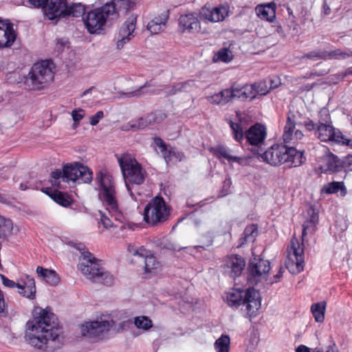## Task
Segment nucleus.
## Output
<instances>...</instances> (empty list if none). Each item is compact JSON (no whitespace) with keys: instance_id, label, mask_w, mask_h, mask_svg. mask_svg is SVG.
<instances>
[{"instance_id":"nucleus-19","label":"nucleus","mask_w":352,"mask_h":352,"mask_svg":"<svg viewBox=\"0 0 352 352\" xmlns=\"http://www.w3.org/2000/svg\"><path fill=\"white\" fill-rule=\"evenodd\" d=\"M270 269V263L267 260L254 257L250 261L249 272L254 281L265 279Z\"/></svg>"},{"instance_id":"nucleus-6","label":"nucleus","mask_w":352,"mask_h":352,"mask_svg":"<svg viewBox=\"0 0 352 352\" xmlns=\"http://www.w3.org/2000/svg\"><path fill=\"white\" fill-rule=\"evenodd\" d=\"M117 16L115 3L111 2L101 8L87 12L82 16V21L90 34H100L104 29L107 21Z\"/></svg>"},{"instance_id":"nucleus-31","label":"nucleus","mask_w":352,"mask_h":352,"mask_svg":"<svg viewBox=\"0 0 352 352\" xmlns=\"http://www.w3.org/2000/svg\"><path fill=\"white\" fill-rule=\"evenodd\" d=\"M326 302L322 301L320 302L314 303L311 307V311L314 317V319L318 322H323L324 319V312L326 309Z\"/></svg>"},{"instance_id":"nucleus-8","label":"nucleus","mask_w":352,"mask_h":352,"mask_svg":"<svg viewBox=\"0 0 352 352\" xmlns=\"http://www.w3.org/2000/svg\"><path fill=\"white\" fill-rule=\"evenodd\" d=\"M78 270L88 279L95 283H100L107 285L113 283V276L100 267L98 260L90 252H82L80 257Z\"/></svg>"},{"instance_id":"nucleus-17","label":"nucleus","mask_w":352,"mask_h":352,"mask_svg":"<svg viewBox=\"0 0 352 352\" xmlns=\"http://www.w3.org/2000/svg\"><path fill=\"white\" fill-rule=\"evenodd\" d=\"M113 324L112 320L100 318L98 320L86 322L80 326L82 336L89 338L97 337L104 332L108 331Z\"/></svg>"},{"instance_id":"nucleus-62","label":"nucleus","mask_w":352,"mask_h":352,"mask_svg":"<svg viewBox=\"0 0 352 352\" xmlns=\"http://www.w3.org/2000/svg\"><path fill=\"white\" fill-rule=\"evenodd\" d=\"M324 352H338V349L336 344L333 343L326 347Z\"/></svg>"},{"instance_id":"nucleus-24","label":"nucleus","mask_w":352,"mask_h":352,"mask_svg":"<svg viewBox=\"0 0 352 352\" xmlns=\"http://www.w3.org/2000/svg\"><path fill=\"white\" fill-rule=\"evenodd\" d=\"M16 38L13 25L0 19V48L12 46Z\"/></svg>"},{"instance_id":"nucleus-27","label":"nucleus","mask_w":352,"mask_h":352,"mask_svg":"<svg viewBox=\"0 0 352 352\" xmlns=\"http://www.w3.org/2000/svg\"><path fill=\"white\" fill-rule=\"evenodd\" d=\"M256 15L262 20L273 22L276 19V7L274 3L258 5L255 8Z\"/></svg>"},{"instance_id":"nucleus-51","label":"nucleus","mask_w":352,"mask_h":352,"mask_svg":"<svg viewBox=\"0 0 352 352\" xmlns=\"http://www.w3.org/2000/svg\"><path fill=\"white\" fill-rule=\"evenodd\" d=\"M151 86V84L149 82H146L143 86H141L138 89L134 90L133 91L127 92L125 94V95L127 97H138L141 96L142 94L144 93L143 91L144 89L148 87Z\"/></svg>"},{"instance_id":"nucleus-46","label":"nucleus","mask_w":352,"mask_h":352,"mask_svg":"<svg viewBox=\"0 0 352 352\" xmlns=\"http://www.w3.org/2000/svg\"><path fill=\"white\" fill-rule=\"evenodd\" d=\"M181 87H182V85H179V82H177L171 86L164 87L162 89V91L165 96H172L176 94L179 91H182Z\"/></svg>"},{"instance_id":"nucleus-57","label":"nucleus","mask_w":352,"mask_h":352,"mask_svg":"<svg viewBox=\"0 0 352 352\" xmlns=\"http://www.w3.org/2000/svg\"><path fill=\"white\" fill-rule=\"evenodd\" d=\"M303 125L305 126V128L309 131H316L317 130V125L318 123H314L313 120L308 119L307 120L304 122Z\"/></svg>"},{"instance_id":"nucleus-45","label":"nucleus","mask_w":352,"mask_h":352,"mask_svg":"<svg viewBox=\"0 0 352 352\" xmlns=\"http://www.w3.org/2000/svg\"><path fill=\"white\" fill-rule=\"evenodd\" d=\"M316 221H317L316 217L315 215H312L310 221H306L304 223L302 233V237H304L307 234L308 231H310V232L314 231Z\"/></svg>"},{"instance_id":"nucleus-14","label":"nucleus","mask_w":352,"mask_h":352,"mask_svg":"<svg viewBox=\"0 0 352 352\" xmlns=\"http://www.w3.org/2000/svg\"><path fill=\"white\" fill-rule=\"evenodd\" d=\"M318 154H321L318 156V168L321 173L338 172L346 163L340 160L324 145H318Z\"/></svg>"},{"instance_id":"nucleus-26","label":"nucleus","mask_w":352,"mask_h":352,"mask_svg":"<svg viewBox=\"0 0 352 352\" xmlns=\"http://www.w3.org/2000/svg\"><path fill=\"white\" fill-rule=\"evenodd\" d=\"M168 19V12L166 11L161 14L154 17L147 24V30L151 34H158L162 32L166 27V22Z\"/></svg>"},{"instance_id":"nucleus-52","label":"nucleus","mask_w":352,"mask_h":352,"mask_svg":"<svg viewBox=\"0 0 352 352\" xmlns=\"http://www.w3.org/2000/svg\"><path fill=\"white\" fill-rule=\"evenodd\" d=\"M179 85H182V87H181V91L186 92L191 91L196 87L194 80H191L185 82H179Z\"/></svg>"},{"instance_id":"nucleus-11","label":"nucleus","mask_w":352,"mask_h":352,"mask_svg":"<svg viewBox=\"0 0 352 352\" xmlns=\"http://www.w3.org/2000/svg\"><path fill=\"white\" fill-rule=\"evenodd\" d=\"M315 135L320 141L324 142L340 144L345 140V136L340 131L332 125L330 114L327 109H322L319 112V120Z\"/></svg>"},{"instance_id":"nucleus-47","label":"nucleus","mask_w":352,"mask_h":352,"mask_svg":"<svg viewBox=\"0 0 352 352\" xmlns=\"http://www.w3.org/2000/svg\"><path fill=\"white\" fill-rule=\"evenodd\" d=\"M164 157L166 161L168 162L172 161L174 158H175L177 160L181 161L184 157V155L183 153L177 152L175 150H170L167 151V153H164Z\"/></svg>"},{"instance_id":"nucleus-43","label":"nucleus","mask_w":352,"mask_h":352,"mask_svg":"<svg viewBox=\"0 0 352 352\" xmlns=\"http://www.w3.org/2000/svg\"><path fill=\"white\" fill-rule=\"evenodd\" d=\"M212 153L218 158H225L228 162L232 158V155L230 154L229 150L222 145H219L216 148L212 149Z\"/></svg>"},{"instance_id":"nucleus-61","label":"nucleus","mask_w":352,"mask_h":352,"mask_svg":"<svg viewBox=\"0 0 352 352\" xmlns=\"http://www.w3.org/2000/svg\"><path fill=\"white\" fill-rule=\"evenodd\" d=\"M5 301L3 298V294L1 290L0 289V314L3 313L5 309Z\"/></svg>"},{"instance_id":"nucleus-15","label":"nucleus","mask_w":352,"mask_h":352,"mask_svg":"<svg viewBox=\"0 0 352 352\" xmlns=\"http://www.w3.org/2000/svg\"><path fill=\"white\" fill-rule=\"evenodd\" d=\"M2 283L5 287L13 288L17 287L18 292L23 296L29 299H34L36 294V285L34 278L27 275L25 280H21L20 283H15L8 278L6 276L0 274Z\"/></svg>"},{"instance_id":"nucleus-33","label":"nucleus","mask_w":352,"mask_h":352,"mask_svg":"<svg viewBox=\"0 0 352 352\" xmlns=\"http://www.w3.org/2000/svg\"><path fill=\"white\" fill-rule=\"evenodd\" d=\"M250 86L252 88L254 99L257 96H265L270 91V88H269L268 86V82L266 80L250 84Z\"/></svg>"},{"instance_id":"nucleus-34","label":"nucleus","mask_w":352,"mask_h":352,"mask_svg":"<svg viewBox=\"0 0 352 352\" xmlns=\"http://www.w3.org/2000/svg\"><path fill=\"white\" fill-rule=\"evenodd\" d=\"M134 325L144 331H148L153 327V321L145 316H136L133 318Z\"/></svg>"},{"instance_id":"nucleus-59","label":"nucleus","mask_w":352,"mask_h":352,"mask_svg":"<svg viewBox=\"0 0 352 352\" xmlns=\"http://www.w3.org/2000/svg\"><path fill=\"white\" fill-rule=\"evenodd\" d=\"M119 3L122 6H125L126 9H131L135 6L133 0H120Z\"/></svg>"},{"instance_id":"nucleus-36","label":"nucleus","mask_w":352,"mask_h":352,"mask_svg":"<svg viewBox=\"0 0 352 352\" xmlns=\"http://www.w3.org/2000/svg\"><path fill=\"white\" fill-rule=\"evenodd\" d=\"M50 196L55 202L64 207L71 204V199L67 193L56 190Z\"/></svg>"},{"instance_id":"nucleus-56","label":"nucleus","mask_w":352,"mask_h":352,"mask_svg":"<svg viewBox=\"0 0 352 352\" xmlns=\"http://www.w3.org/2000/svg\"><path fill=\"white\" fill-rule=\"evenodd\" d=\"M155 144L160 148L161 152L164 155L165 153H167V148L165 142L160 138H155L154 139Z\"/></svg>"},{"instance_id":"nucleus-50","label":"nucleus","mask_w":352,"mask_h":352,"mask_svg":"<svg viewBox=\"0 0 352 352\" xmlns=\"http://www.w3.org/2000/svg\"><path fill=\"white\" fill-rule=\"evenodd\" d=\"M304 57H306L309 59H323L326 60V51L322 52H310L305 55Z\"/></svg>"},{"instance_id":"nucleus-7","label":"nucleus","mask_w":352,"mask_h":352,"mask_svg":"<svg viewBox=\"0 0 352 352\" xmlns=\"http://www.w3.org/2000/svg\"><path fill=\"white\" fill-rule=\"evenodd\" d=\"M53 69L52 62L48 60L34 63L25 78V85L32 90L43 89L54 79Z\"/></svg>"},{"instance_id":"nucleus-9","label":"nucleus","mask_w":352,"mask_h":352,"mask_svg":"<svg viewBox=\"0 0 352 352\" xmlns=\"http://www.w3.org/2000/svg\"><path fill=\"white\" fill-rule=\"evenodd\" d=\"M100 182L102 187L100 191L101 199L106 210L116 221L123 223L125 221V217L119 208L115 184L111 177L101 175Z\"/></svg>"},{"instance_id":"nucleus-58","label":"nucleus","mask_w":352,"mask_h":352,"mask_svg":"<svg viewBox=\"0 0 352 352\" xmlns=\"http://www.w3.org/2000/svg\"><path fill=\"white\" fill-rule=\"evenodd\" d=\"M48 0H28V2L36 8H43Z\"/></svg>"},{"instance_id":"nucleus-48","label":"nucleus","mask_w":352,"mask_h":352,"mask_svg":"<svg viewBox=\"0 0 352 352\" xmlns=\"http://www.w3.org/2000/svg\"><path fill=\"white\" fill-rule=\"evenodd\" d=\"M71 114L74 121V127L76 128L78 125L79 122L84 118L85 111L81 109H78L73 110Z\"/></svg>"},{"instance_id":"nucleus-42","label":"nucleus","mask_w":352,"mask_h":352,"mask_svg":"<svg viewBox=\"0 0 352 352\" xmlns=\"http://www.w3.org/2000/svg\"><path fill=\"white\" fill-rule=\"evenodd\" d=\"M232 52L228 48L221 49L214 56L215 60H221L228 63L232 60Z\"/></svg>"},{"instance_id":"nucleus-18","label":"nucleus","mask_w":352,"mask_h":352,"mask_svg":"<svg viewBox=\"0 0 352 352\" xmlns=\"http://www.w3.org/2000/svg\"><path fill=\"white\" fill-rule=\"evenodd\" d=\"M166 114L162 111H156L151 113L144 117H142L136 121H131L122 126L123 131L142 129L148 125L158 124L165 120Z\"/></svg>"},{"instance_id":"nucleus-64","label":"nucleus","mask_w":352,"mask_h":352,"mask_svg":"<svg viewBox=\"0 0 352 352\" xmlns=\"http://www.w3.org/2000/svg\"><path fill=\"white\" fill-rule=\"evenodd\" d=\"M296 352H310V349L309 347L301 344L297 347Z\"/></svg>"},{"instance_id":"nucleus-12","label":"nucleus","mask_w":352,"mask_h":352,"mask_svg":"<svg viewBox=\"0 0 352 352\" xmlns=\"http://www.w3.org/2000/svg\"><path fill=\"white\" fill-rule=\"evenodd\" d=\"M170 214V210L162 197H155L145 206L144 220L151 226H155L166 221Z\"/></svg>"},{"instance_id":"nucleus-32","label":"nucleus","mask_w":352,"mask_h":352,"mask_svg":"<svg viewBox=\"0 0 352 352\" xmlns=\"http://www.w3.org/2000/svg\"><path fill=\"white\" fill-rule=\"evenodd\" d=\"M339 190L342 191V195L346 194V188L344 183L342 182H332L322 187V192L327 194H333L338 192Z\"/></svg>"},{"instance_id":"nucleus-53","label":"nucleus","mask_w":352,"mask_h":352,"mask_svg":"<svg viewBox=\"0 0 352 352\" xmlns=\"http://www.w3.org/2000/svg\"><path fill=\"white\" fill-rule=\"evenodd\" d=\"M100 221L105 228H109L114 226L112 219L107 217L105 214L100 212ZM115 226H117L115 225Z\"/></svg>"},{"instance_id":"nucleus-39","label":"nucleus","mask_w":352,"mask_h":352,"mask_svg":"<svg viewBox=\"0 0 352 352\" xmlns=\"http://www.w3.org/2000/svg\"><path fill=\"white\" fill-rule=\"evenodd\" d=\"M257 232L258 228L256 225L252 224L247 226L243 234V236L241 239H243V241L241 244H243L244 242H253L257 235Z\"/></svg>"},{"instance_id":"nucleus-21","label":"nucleus","mask_w":352,"mask_h":352,"mask_svg":"<svg viewBox=\"0 0 352 352\" xmlns=\"http://www.w3.org/2000/svg\"><path fill=\"white\" fill-rule=\"evenodd\" d=\"M245 261L244 258L239 255H231L226 258L223 265L225 273L230 277L239 276L244 270Z\"/></svg>"},{"instance_id":"nucleus-29","label":"nucleus","mask_w":352,"mask_h":352,"mask_svg":"<svg viewBox=\"0 0 352 352\" xmlns=\"http://www.w3.org/2000/svg\"><path fill=\"white\" fill-rule=\"evenodd\" d=\"M231 92L229 89H224L206 96L208 102L217 106H224L231 100Z\"/></svg>"},{"instance_id":"nucleus-1","label":"nucleus","mask_w":352,"mask_h":352,"mask_svg":"<svg viewBox=\"0 0 352 352\" xmlns=\"http://www.w3.org/2000/svg\"><path fill=\"white\" fill-rule=\"evenodd\" d=\"M34 318L26 324L25 341L39 352H55L63 345L56 316L47 309L36 307Z\"/></svg>"},{"instance_id":"nucleus-40","label":"nucleus","mask_w":352,"mask_h":352,"mask_svg":"<svg viewBox=\"0 0 352 352\" xmlns=\"http://www.w3.org/2000/svg\"><path fill=\"white\" fill-rule=\"evenodd\" d=\"M349 58L347 50H342L341 49H336L330 52L326 51V60H345Z\"/></svg>"},{"instance_id":"nucleus-2","label":"nucleus","mask_w":352,"mask_h":352,"mask_svg":"<svg viewBox=\"0 0 352 352\" xmlns=\"http://www.w3.org/2000/svg\"><path fill=\"white\" fill-rule=\"evenodd\" d=\"M262 160L272 166H278L283 163L289 167H298L306 160L304 153L294 146L274 144L265 151L261 155Z\"/></svg>"},{"instance_id":"nucleus-38","label":"nucleus","mask_w":352,"mask_h":352,"mask_svg":"<svg viewBox=\"0 0 352 352\" xmlns=\"http://www.w3.org/2000/svg\"><path fill=\"white\" fill-rule=\"evenodd\" d=\"M230 339L228 336L221 335L214 342L217 352H229Z\"/></svg>"},{"instance_id":"nucleus-23","label":"nucleus","mask_w":352,"mask_h":352,"mask_svg":"<svg viewBox=\"0 0 352 352\" xmlns=\"http://www.w3.org/2000/svg\"><path fill=\"white\" fill-rule=\"evenodd\" d=\"M228 16V10L224 6H219L212 8H203L200 12L201 19L216 23L223 21Z\"/></svg>"},{"instance_id":"nucleus-28","label":"nucleus","mask_w":352,"mask_h":352,"mask_svg":"<svg viewBox=\"0 0 352 352\" xmlns=\"http://www.w3.org/2000/svg\"><path fill=\"white\" fill-rule=\"evenodd\" d=\"M229 91L231 92V100L232 98H238L244 101L246 100H252L254 99L252 88L248 84L243 86L232 87L229 89Z\"/></svg>"},{"instance_id":"nucleus-16","label":"nucleus","mask_w":352,"mask_h":352,"mask_svg":"<svg viewBox=\"0 0 352 352\" xmlns=\"http://www.w3.org/2000/svg\"><path fill=\"white\" fill-rule=\"evenodd\" d=\"M136 22L137 17L131 15L120 27L115 36L118 50H122L126 43L135 37Z\"/></svg>"},{"instance_id":"nucleus-35","label":"nucleus","mask_w":352,"mask_h":352,"mask_svg":"<svg viewBox=\"0 0 352 352\" xmlns=\"http://www.w3.org/2000/svg\"><path fill=\"white\" fill-rule=\"evenodd\" d=\"M13 224L10 219L0 216V237L6 238L12 234Z\"/></svg>"},{"instance_id":"nucleus-22","label":"nucleus","mask_w":352,"mask_h":352,"mask_svg":"<svg viewBox=\"0 0 352 352\" xmlns=\"http://www.w3.org/2000/svg\"><path fill=\"white\" fill-rule=\"evenodd\" d=\"M43 8L45 14L50 20L65 17L67 12V1L49 0Z\"/></svg>"},{"instance_id":"nucleus-55","label":"nucleus","mask_w":352,"mask_h":352,"mask_svg":"<svg viewBox=\"0 0 352 352\" xmlns=\"http://www.w3.org/2000/svg\"><path fill=\"white\" fill-rule=\"evenodd\" d=\"M230 162H236L241 166H247L249 164L248 159L246 157H236V156H232V158L230 161Z\"/></svg>"},{"instance_id":"nucleus-5","label":"nucleus","mask_w":352,"mask_h":352,"mask_svg":"<svg viewBox=\"0 0 352 352\" xmlns=\"http://www.w3.org/2000/svg\"><path fill=\"white\" fill-rule=\"evenodd\" d=\"M261 295L254 288L245 291L232 289L227 293L226 300L228 305L238 307L242 305V309L248 317L255 316L261 307Z\"/></svg>"},{"instance_id":"nucleus-13","label":"nucleus","mask_w":352,"mask_h":352,"mask_svg":"<svg viewBox=\"0 0 352 352\" xmlns=\"http://www.w3.org/2000/svg\"><path fill=\"white\" fill-rule=\"evenodd\" d=\"M287 268L292 274L300 273L304 270V245L296 237H292L287 248Z\"/></svg>"},{"instance_id":"nucleus-41","label":"nucleus","mask_w":352,"mask_h":352,"mask_svg":"<svg viewBox=\"0 0 352 352\" xmlns=\"http://www.w3.org/2000/svg\"><path fill=\"white\" fill-rule=\"evenodd\" d=\"M144 258L145 272H154V270H157L159 267V263L156 261L155 258L153 255H148L147 251L146 255L142 258Z\"/></svg>"},{"instance_id":"nucleus-49","label":"nucleus","mask_w":352,"mask_h":352,"mask_svg":"<svg viewBox=\"0 0 352 352\" xmlns=\"http://www.w3.org/2000/svg\"><path fill=\"white\" fill-rule=\"evenodd\" d=\"M128 251L133 256H138L141 258H143L146 254V250L143 247L136 248L131 245L128 246Z\"/></svg>"},{"instance_id":"nucleus-63","label":"nucleus","mask_w":352,"mask_h":352,"mask_svg":"<svg viewBox=\"0 0 352 352\" xmlns=\"http://www.w3.org/2000/svg\"><path fill=\"white\" fill-rule=\"evenodd\" d=\"M339 75L342 77V78H345L348 75H352V67L347 68L344 72L339 74Z\"/></svg>"},{"instance_id":"nucleus-30","label":"nucleus","mask_w":352,"mask_h":352,"mask_svg":"<svg viewBox=\"0 0 352 352\" xmlns=\"http://www.w3.org/2000/svg\"><path fill=\"white\" fill-rule=\"evenodd\" d=\"M38 276L47 284L54 286L58 284L60 278L55 271L38 266L36 270Z\"/></svg>"},{"instance_id":"nucleus-10","label":"nucleus","mask_w":352,"mask_h":352,"mask_svg":"<svg viewBox=\"0 0 352 352\" xmlns=\"http://www.w3.org/2000/svg\"><path fill=\"white\" fill-rule=\"evenodd\" d=\"M230 126L236 141L241 142L245 138L247 142L252 146H260L267 135L266 128L259 123L254 124L245 131L241 123L230 121Z\"/></svg>"},{"instance_id":"nucleus-44","label":"nucleus","mask_w":352,"mask_h":352,"mask_svg":"<svg viewBox=\"0 0 352 352\" xmlns=\"http://www.w3.org/2000/svg\"><path fill=\"white\" fill-rule=\"evenodd\" d=\"M158 245L162 249L171 250V251H179L182 249H185L184 247H181L168 241L167 239H163L158 243Z\"/></svg>"},{"instance_id":"nucleus-60","label":"nucleus","mask_w":352,"mask_h":352,"mask_svg":"<svg viewBox=\"0 0 352 352\" xmlns=\"http://www.w3.org/2000/svg\"><path fill=\"white\" fill-rule=\"evenodd\" d=\"M285 270L283 267H280L278 273L274 276V280L271 281V283H277L283 276V273Z\"/></svg>"},{"instance_id":"nucleus-37","label":"nucleus","mask_w":352,"mask_h":352,"mask_svg":"<svg viewBox=\"0 0 352 352\" xmlns=\"http://www.w3.org/2000/svg\"><path fill=\"white\" fill-rule=\"evenodd\" d=\"M85 12V8L81 3H73L70 6L67 4V12L65 13L66 16H72L74 17H78L80 16H84Z\"/></svg>"},{"instance_id":"nucleus-20","label":"nucleus","mask_w":352,"mask_h":352,"mask_svg":"<svg viewBox=\"0 0 352 352\" xmlns=\"http://www.w3.org/2000/svg\"><path fill=\"white\" fill-rule=\"evenodd\" d=\"M295 124V115L290 113L287 116L283 134V140L285 143H293L295 144L303 138L304 135L301 131L296 130L294 133Z\"/></svg>"},{"instance_id":"nucleus-4","label":"nucleus","mask_w":352,"mask_h":352,"mask_svg":"<svg viewBox=\"0 0 352 352\" xmlns=\"http://www.w3.org/2000/svg\"><path fill=\"white\" fill-rule=\"evenodd\" d=\"M117 156L126 187L133 199H136L132 189L133 185H140L144 182L146 172L134 156L129 153H123Z\"/></svg>"},{"instance_id":"nucleus-54","label":"nucleus","mask_w":352,"mask_h":352,"mask_svg":"<svg viewBox=\"0 0 352 352\" xmlns=\"http://www.w3.org/2000/svg\"><path fill=\"white\" fill-rule=\"evenodd\" d=\"M103 116H104L103 111H98L95 115L90 117V119H89L90 124L92 126L96 125L99 122L100 120L103 118Z\"/></svg>"},{"instance_id":"nucleus-25","label":"nucleus","mask_w":352,"mask_h":352,"mask_svg":"<svg viewBox=\"0 0 352 352\" xmlns=\"http://www.w3.org/2000/svg\"><path fill=\"white\" fill-rule=\"evenodd\" d=\"M179 28L182 32H197L200 29V22L194 14H184L179 19Z\"/></svg>"},{"instance_id":"nucleus-3","label":"nucleus","mask_w":352,"mask_h":352,"mask_svg":"<svg viewBox=\"0 0 352 352\" xmlns=\"http://www.w3.org/2000/svg\"><path fill=\"white\" fill-rule=\"evenodd\" d=\"M93 179L92 171L80 163L66 164L63 171L56 169L51 173L50 183L53 186L64 188L69 181L78 183H90Z\"/></svg>"}]
</instances>
